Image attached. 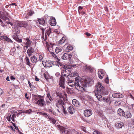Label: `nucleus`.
Returning a JSON list of instances; mask_svg holds the SVG:
<instances>
[{"label": "nucleus", "instance_id": "1", "mask_svg": "<svg viewBox=\"0 0 134 134\" xmlns=\"http://www.w3.org/2000/svg\"><path fill=\"white\" fill-rule=\"evenodd\" d=\"M68 85L71 87H75L77 90L83 91L85 90V88L87 85L91 86L93 83V80L90 78L83 80L80 79L75 78V82L71 80L68 81Z\"/></svg>", "mask_w": 134, "mask_h": 134}, {"label": "nucleus", "instance_id": "2", "mask_svg": "<svg viewBox=\"0 0 134 134\" xmlns=\"http://www.w3.org/2000/svg\"><path fill=\"white\" fill-rule=\"evenodd\" d=\"M97 90L95 91V95L99 101L103 100V95H107L108 93L107 92H104V87L102 85V84L98 82L96 85Z\"/></svg>", "mask_w": 134, "mask_h": 134}, {"label": "nucleus", "instance_id": "3", "mask_svg": "<svg viewBox=\"0 0 134 134\" xmlns=\"http://www.w3.org/2000/svg\"><path fill=\"white\" fill-rule=\"evenodd\" d=\"M65 104L63 101L61 99L57 100L56 106L58 108H60L63 111V113L65 114L68 113L65 110L64 108Z\"/></svg>", "mask_w": 134, "mask_h": 134}, {"label": "nucleus", "instance_id": "4", "mask_svg": "<svg viewBox=\"0 0 134 134\" xmlns=\"http://www.w3.org/2000/svg\"><path fill=\"white\" fill-rule=\"evenodd\" d=\"M46 102L44 101L43 97H42L40 100H38L36 102L37 104L41 107H44L46 105Z\"/></svg>", "mask_w": 134, "mask_h": 134}, {"label": "nucleus", "instance_id": "5", "mask_svg": "<svg viewBox=\"0 0 134 134\" xmlns=\"http://www.w3.org/2000/svg\"><path fill=\"white\" fill-rule=\"evenodd\" d=\"M70 71L68 69H64L61 72V76L66 77L69 76V74L70 73Z\"/></svg>", "mask_w": 134, "mask_h": 134}, {"label": "nucleus", "instance_id": "6", "mask_svg": "<svg viewBox=\"0 0 134 134\" xmlns=\"http://www.w3.org/2000/svg\"><path fill=\"white\" fill-rule=\"evenodd\" d=\"M72 55L68 53H64L63 55L62 56V59L64 60L68 59L70 60L72 57Z\"/></svg>", "mask_w": 134, "mask_h": 134}, {"label": "nucleus", "instance_id": "7", "mask_svg": "<svg viewBox=\"0 0 134 134\" xmlns=\"http://www.w3.org/2000/svg\"><path fill=\"white\" fill-rule=\"evenodd\" d=\"M39 24L42 25V26L40 27V28H42V27H44L46 28V26L47 25V24L46 23L44 20L43 18L39 19L38 20Z\"/></svg>", "mask_w": 134, "mask_h": 134}, {"label": "nucleus", "instance_id": "8", "mask_svg": "<svg viewBox=\"0 0 134 134\" xmlns=\"http://www.w3.org/2000/svg\"><path fill=\"white\" fill-rule=\"evenodd\" d=\"M27 26L26 23L25 22H21L18 24V27H16V28H17L18 30H19L21 27H26Z\"/></svg>", "mask_w": 134, "mask_h": 134}, {"label": "nucleus", "instance_id": "9", "mask_svg": "<svg viewBox=\"0 0 134 134\" xmlns=\"http://www.w3.org/2000/svg\"><path fill=\"white\" fill-rule=\"evenodd\" d=\"M84 114L86 117H88L92 114V112L90 110H85L84 111Z\"/></svg>", "mask_w": 134, "mask_h": 134}, {"label": "nucleus", "instance_id": "10", "mask_svg": "<svg viewBox=\"0 0 134 134\" xmlns=\"http://www.w3.org/2000/svg\"><path fill=\"white\" fill-rule=\"evenodd\" d=\"M12 37L17 42L20 43L21 42V39L19 38L17 34H14L12 36Z\"/></svg>", "mask_w": 134, "mask_h": 134}, {"label": "nucleus", "instance_id": "11", "mask_svg": "<svg viewBox=\"0 0 134 134\" xmlns=\"http://www.w3.org/2000/svg\"><path fill=\"white\" fill-rule=\"evenodd\" d=\"M117 113L119 115L126 117L125 113L122 109H119Z\"/></svg>", "mask_w": 134, "mask_h": 134}, {"label": "nucleus", "instance_id": "12", "mask_svg": "<svg viewBox=\"0 0 134 134\" xmlns=\"http://www.w3.org/2000/svg\"><path fill=\"white\" fill-rule=\"evenodd\" d=\"M58 126V127L59 126V129L60 131L62 132L63 134H72L69 131H67L66 134H65V130L64 127L60 126L59 125Z\"/></svg>", "mask_w": 134, "mask_h": 134}, {"label": "nucleus", "instance_id": "13", "mask_svg": "<svg viewBox=\"0 0 134 134\" xmlns=\"http://www.w3.org/2000/svg\"><path fill=\"white\" fill-rule=\"evenodd\" d=\"M26 40L27 41V42L25 43V46L24 47H26V48H28L31 45L32 41H30L28 37H27L26 38Z\"/></svg>", "mask_w": 134, "mask_h": 134}, {"label": "nucleus", "instance_id": "14", "mask_svg": "<svg viewBox=\"0 0 134 134\" xmlns=\"http://www.w3.org/2000/svg\"><path fill=\"white\" fill-rule=\"evenodd\" d=\"M42 96H41L35 95V94H32V99L33 100H34L35 101L37 102L38 100L42 98Z\"/></svg>", "mask_w": 134, "mask_h": 134}, {"label": "nucleus", "instance_id": "15", "mask_svg": "<svg viewBox=\"0 0 134 134\" xmlns=\"http://www.w3.org/2000/svg\"><path fill=\"white\" fill-rule=\"evenodd\" d=\"M50 24L52 26H54L56 25V22L55 19L52 18L49 21Z\"/></svg>", "mask_w": 134, "mask_h": 134}, {"label": "nucleus", "instance_id": "16", "mask_svg": "<svg viewBox=\"0 0 134 134\" xmlns=\"http://www.w3.org/2000/svg\"><path fill=\"white\" fill-rule=\"evenodd\" d=\"M72 103L74 105L77 107H79L80 105V103L79 101L75 99L72 100Z\"/></svg>", "mask_w": 134, "mask_h": 134}, {"label": "nucleus", "instance_id": "17", "mask_svg": "<svg viewBox=\"0 0 134 134\" xmlns=\"http://www.w3.org/2000/svg\"><path fill=\"white\" fill-rule=\"evenodd\" d=\"M103 101L109 104L111 103V99L110 98H106L104 96H103Z\"/></svg>", "mask_w": 134, "mask_h": 134}, {"label": "nucleus", "instance_id": "18", "mask_svg": "<svg viewBox=\"0 0 134 134\" xmlns=\"http://www.w3.org/2000/svg\"><path fill=\"white\" fill-rule=\"evenodd\" d=\"M68 111L70 114H72L75 112L74 109L72 106H70L68 108Z\"/></svg>", "mask_w": 134, "mask_h": 134}, {"label": "nucleus", "instance_id": "19", "mask_svg": "<svg viewBox=\"0 0 134 134\" xmlns=\"http://www.w3.org/2000/svg\"><path fill=\"white\" fill-rule=\"evenodd\" d=\"M98 74L99 78L102 79L104 74V71H98Z\"/></svg>", "mask_w": 134, "mask_h": 134}, {"label": "nucleus", "instance_id": "20", "mask_svg": "<svg viewBox=\"0 0 134 134\" xmlns=\"http://www.w3.org/2000/svg\"><path fill=\"white\" fill-rule=\"evenodd\" d=\"M112 96L114 98H121L123 97V95L121 94L116 93L113 94Z\"/></svg>", "mask_w": 134, "mask_h": 134}, {"label": "nucleus", "instance_id": "21", "mask_svg": "<svg viewBox=\"0 0 134 134\" xmlns=\"http://www.w3.org/2000/svg\"><path fill=\"white\" fill-rule=\"evenodd\" d=\"M51 32V29L50 28H49L46 30L45 33V37L44 41H45L47 39V37L48 36Z\"/></svg>", "mask_w": 134, "mask_h": 134}, {"label": "nucleus", "instance_id": "22", "mask_svg": "<svg viewBox=\"0 0 134 134\" xmlns=\"http://www.w3.org/2000/svg\"><path fill=\"white\" fill-rule=\"evenodd\" d=\"M124 126V123L122 122L116 124L115 126L117 129L122 128V126Z\"/></svg>", "mask_w": 134, "mask_h": 134}, {"label": "nucleus", "instance_id": "23", "mask_svg": "<svg viewBox=\"0 0 134 134\" xmlns=\"http://www.w3.org/2000/svg\"><path fill=\"white\" fill-rule=\"evenodd\" d=\"M34 52V49L32 48H31L30 49L27 50V52L29 56H31Z\"/></svg>", "mask_w": 134, "mask_h": 134}, {"label": "nucleus", "instance_id": "24", "mask_svg": "<svg viewBox=\"0 0 134 134\" xmlns=\"http://www.w3.org/2000/svg\"><path fill=\"white\" fill-rule=\"evenodd\" d=\"M59 96L60 99H61L62 98L64 101L67 100V94L66 93H65L63 96L60 95Z\"/></svg>", "mask_w": 134, "mask_h": 134}, {"label": "nucleus", "instance_id": "25", "mask_svg": "<svg viewBox=\"0 0 134 134\" xmlns=\"http://www.w3.org/2000/svg\"><path fill=\"white\" fill-rule=\"evenodd\" d=\"M31 60L32 63H36L37 61V59L35 56H33L31 57Z\"/></svg>", "mask_w": 134, "mask_h": 134}, {"label": "nucleus", "instance_id": "26", "mask_svg": "<svg viewBox=\"0 0 134 134\" xmlns=\"http://www.w3.org/2000/svg\"><path fill=\"white\" fill-rule=\"evenodd\" d=\"M3 38L6 41L10 42V43H13V41L11 40V39L8 38L6 36H3Z\"/></svg>", "mask_w": 134, "mask_h": 134}, {"label": "nucleus", "instance_id": "27", "mask_svg": "<svg viewBox=\"0 0 134 134\" xmlns=\"http://www.w3.org/2000/svg\"><path fill=\"white\" fill-rule=\"evenodd\" d=\"M75 66V65H65L63 66V68L64 69H68H68H70L72 67H74Z\"/></svg>", "mask_w": 134, "mask_h": 134}, {"label": "nucleus", "instance_id": "28", "mask_svg": "<svg viewBox=\"0 0 134 134\" xmlns=\"http://www.w3.org/2000/svg\"><path fill=\"white\" fill-rule=\"evenodd\" d=\"M43 75L45 79L47 81H48L49 78V76L48 73L47 72L44 73Z\"/></svg>", "mask_w": 134, "mask_h": 134}, {"label": "nucleus", "instance_id": "29", "mask_svg": "<svg viewBox=\"0 0 134 134\" xmlns=\"http://www.w3.org/2000/svg\"><path fill=\"white\" fill-rule=\"evenodd\" d=\"M42 28H41V29L42 30V38L43 39L44 38V31L45 29H46V28H44V27H42Z\"/></svg>", "mask_w": 134, "mask_h": 134}, {"label": "nucleus", "instance_id": "30", "mask_svg": "<svg viewBox=\"0 0 134 134\" xmlns=\"http://www.w3.org/2000/svg\"><path fill=\"white\" fill-rule=\"evenodd\" d=\"M73 49V47L71 46H68L66 49V52H69L72 50Z\"/></svg>", "mask_w": 134, "mask_h": 134}, {"label": "nucleus", "instance_id": "31", "mask_svg": "<svg viewBox=\"0 0 134 134\" xmlns=\"http://www.w3.org/2000/svg\"><path fill=\"white\" fill-rule=\"evenodd\" d=\"M60 82L59 83L64 84L65 79L64 77L61 76V77H60Z\"/></svg>", "mask_w": 134, "mask_h": 134}, {"label": "nucleus", "instance_id": "32", "mask_svg": "<svg viewBox=\"0 0 134 134\" xmlns=\"http://www.w3.org/2000/svg\"><path fill=\"white\" fill-rule=\"evenodd\" d=\"M62 50L60 47H56L55 51L56 53H58L59 52L62 51Z\"/></svg>", "mask_w": 134, "mask_h": 134}, {"label": "nucleus", "instance_id": "33", "mask_svg": "<svg viewBox=\"0 0 134 134\" xmlns=\"http://www.w3.org/2000/svg\"><path fill=\"white\" fill-rule=\"evenodd\" d=\"M65 38L64 37H62V39L58 42V43L59 44L63 43L65 42Z\"/></svg>", "mask_w": 134, "mask_h": 134}, {"label": "nucleus", "instance_id": "34", "mask_svg": "<svg viewBox=\"0 0 134 134\" xmlns=\"http://www.w3.org/2000/svg\"><path fill=\"white\" fill-rule=\"evenodd\" d=\"M26 23L27 24V26L30 27L31 26V25L32 24V21L31 20H29V21H27L26 22Z\"/></svg>", "mask_w": 134, "mask_h": 134}, {"label": "nucleus", "instance_id": "35", "mask_svg": "<svg viewBox=\"0 0 134 134\" xmlns=\"http://www.w3.org/2000/svg\"><path fill=\"white\" fill-rule=\"evenodd\" d=\"M45 63L46 64L45 65L46 66L50 67L52 66V64L51 62H50L49 63H48L47 62V63L45 62Z\"/></svg>", "mask_w": 134, "mask_h": 134}, {"label": "nucleus", "instance_id": "36", "mask_svg": "<svg viewBox=\"0 0 134 134\" xmlns=\"http://www.w3.org/2000/svg\"><path fill=\"white\" fill-rule=\"evenodd\" d=\"M131 116L132 115L131 113L129 112H127L126 114L125 118H130Z\"/></svg>", "mask_w": 134, "mask_h": 134}, {"label": "nucleus", "instance_id": "37", "mask_svg": "<svg viewBox=\"0 0 134 134\" xmlns=\"http://www.w3.org/2000/svg\"><path fill=\"white\" fill-rule=\"evenodd\" d=\"M26 61V64L29 66L30 65V62L29 59L27 57L25 58Z\"/></svg>", "mask_w": 134, "mask_h": 134}, {"label": "nucleus", "instance_id": "38", "mask_svg": "<svg viewBox=\"0 0 134 134\" xmlns=\"http://www.w3.org/2000/svg\"><path fill=\"white\" fill-rule=\"evenodd\" d=\"M85 70L88 71H90L92 72V70L90 68L89 66H86Z\"/></svg>", "mask_w": 134, "mask_h": 134}, {"label": "nucleus", "instance_id": "39", "mask_svg": "<svg viewBox=\"0 0 134 134\" xmlns=\"http://www.w3.org/2000/svg\"><path fill=\"white\" fill-rule=\"evenodd\" d=\"M16 115L15 114H13L12 117L11 119L12 120V121L14 122L15 121V120L14 119V118L15 117H16Z\"/></svg>", "mask_w": 134, "mask_h": 134}, {"label": "nucleus", "instance_id": "40", "mask_svg": "<svg viewBox=\"0 0 134 134\" xmlns=\"http://www.w3.org/2000/svg\"><path fill=\"white\" fill-rule=\"evenodd\" d=\"M93 134H102V133L98 131H95L93 133Z\"/></svg>", "mask_w": 134, "mask_h": 134}, {"label": "nucleus", "instance_id": "41", "mask_svg": "<svg viewBox=\"0 0 134 134\" xmlns=\"http://www.w3.org/2000/svg\"><path fill=\"white\" fill-rule=\"evenodd\" d=\"M120 102L116 101L114 103V105L117 106L119 105L120 104Z\"/></svg>", "mask_w": 134, "mask_h": 134}, {"label": "nucleus", "instance_id": "42", "mask_svg": "<svg viewBox=\"0 0 134 134\" xmlns=\"http://www.w3.org/2000/svg\"><path fill=\"white\" fill-rule=\"evenodd\" d=\"M34 13V12L32 11H30L28 13L30 16H32Z\"/></svg>", "mask_w": 134, "mask_h": 134}, {"label": "nucleus", "instance_id": "43", "mask_svg": "<svg viewBox=\"0 0 134 134\" xmlns=\"http://www.w3.org/2000/svg\"><path fill=\"white\" fill-rule=\"evenodd\" d=\"M64 84L59 83V85L60 86V87H62L63 89H64L65 88V87L64 86Z\"/></svg>", "mask_w": 134, "mask_h": 134}, {"label": "nucleus", "instance_id": "44", "mask_svg": "<svg viewBox=\"0 0 134 134\" xmlns=\"http://www.w3.org/2000/svg\"><path fill=\"white\" fill-rule=\"evenodd\" d=\"M41 114L42 115H43L44 116H45V117L47 118V117L48 116V115H47V114L45 113H41Z\"/></svg>", "mask_w": 134, "mask_h": 134}, {"label": "nucleus", "instance_id": "45", "mask_svg": "<svg viewBox=\"0 0 134 134\" xmlns=\"http://www.w3.org/2000/svg\"><path fill=\"white\" fill-rule=\"evenodd\" d=\"M28 82L29 86L31 88H33L34 86L33 85H31V83H30V81H28Z\"/></svg>", "mask_w": 134, "mask_h": 134}, {"label": "nucleus", "instance_id": "46", "mask_svg": "<svg viewBox=\"0 0 134 134\" xmlns=\"http://www.w3.org/2000/svg\"><path fill=\"white\" fill-rule=\"evenodd\" d=\"M54 124H55L56 123V120L54 119L53 118L52 120L51 121Z\"/></svg>", "mask_w": 134, "mask_h": 134}, {"label": "nucleus", "instance_id": "47", "mask_svg": "<svg viewBox=\"0 0 134 134\" xmlns=\"http://www.w3.org/2000/svg\"><path fill=\"white\" fill-rule=\"evenodd\" d=\"M7 24H10L12 26L13 25V24L12 23H11L9 21H7L6 22Z\"/></svg>", "mask_w": 134, "mask_h": 134}, {"label": "nucleus", "instance_id": "48", "mask_svg": "<svg viewBox=\"0 0 134 134\" xmlns=\"http://www.w3.org/2000/svg\"><path fill=\"white\" fill-rule=\"evenodd\" d=\"M105 82L106 83H109V79L108 77H107L105 80Z\"/></svg>", "mask_w": 134, "mask_h": 134}, {"label": "nucleus", "instance_id": "49", "mask_svg": "<svg viewBox=\"0 0 134 134\" xmlns=\"http://www.w3.org/2000/svg\"><path fill=\"white\" fill-rule=\"evenodd\" d=\"M42 59L43 57L42 55H40L39 56V59L40 61L42 60Z\"/></svg>", "mask_w": 134, "mask_h": 134}, {"label": "nucleus", "instance_id": "50", "mask_svg": "<svg viewBox=\"0 0 134 134\" xmlns=\"http://www.w3.org/2000/svg\"><path fill=\"white\" fill-rule=\"evenodd\" d=\"M85 34L88 36H90L91 35L88 32H86Z\"/></svg>", "mask_w": 134, "mask_h": 134}, {"label": "nucleus", "instance_id": "51", "mask_svg": "<svg viewBox=\"0 0 134 134\" xmlns=\"http://www.w3.org/2000/svg\"><path fill=\"white\" fill-rule=\"evenodd\" d=\"M29 16H30L29 15V14L27 13V14L26 15V16H25V18L27 19H28L29 18Z\"/></svg>", "mask_w": 134, "mask_h": 134}, {"label": "nucleus", "instance_id": "52", "mask_svg": "<svg viewBox=\"0 0 134 134\" xmlns=\"http://www.w3.org/2000/svg\"><path fill=\"white\" fill-rule=\"evenodd\" d=\"M48 98L52 102L53 100V99L52 98L51 96Z\"/></svg>", "mask_w": 134, "mask_h": 134}, {"label": "nucleus", "instance_id": "53", "mask_svg": "<svg viewBox=\"0 0 134 134\" xmlns=\"http://www.w3.org/2000/svg\"><path fill=\"white\" fill-rule=\"evenodd\" d=\"M51 96L50 95V93H47V97L48 98H49V97H51Z\"/></svg>", "mask_w": 134, "mask_h": 134}, {"label": "nucleus", "instance_id": "54", "mask_svg": "<svg viewBox=\"0 0 134 134\" xmlns=\"http://www.w3.org/2000/svg\"><path fill=\"white\" fill-rule=\"evenodd\" d=\"M11 115L10 116L9 118L7 117V120L8 121H10V117Z\"/></svg>", "mask_w": 134, "mask_h": 134}, {"label": "nucleus", "instance_id": "55", "mask_svg": "<svg viewBox=\"0 0 134 134\" xmlns=\"http://www.w3.org/2000/svg\"><path fill=\"white\" fill-rule=\"evenodd\" d=\"M10 79L12 80H14L15 79V77L14 76H11Z\"/></svg>", "mask_w": 134, "mask_h": 134}, {"label": "nucleus", "instance_id": "56", "mask_svg": "<svg viewBox=\"0 0 134 134\" xmlns=\"http://www.w3.org/2000/svg\"><path fill=\"white\" fill-rule=\"evenodd\" d=\"M3 92L2 90L0 88V95H1L3 93Z\"/></svg>", "mask_w": 134, "mask_h": 134}, {"label": "nucleus", "instance_id": "57", "mask_svg": "<svg viewBox=\"0 0 134 134\" xmlns=\"http://www.w3.org/2000/svg\"><path fill=\"white\" fill-rule=\"evenodd\" d=\"M10 129L11 130H12L13 131H15V129H14V128L13 127V126H11L10 127Z\"/></svg>", "mask_w": 134, "mask_h": 134}, {"label": "nucleus", "instance_id": "58", "mask_svg": "<svg viewBox=\"0 0 134 134\" xmlns=\"http://www.w3.org/2000/svg\"><path fill=\"white\" fill-rule=\"evenodd\" d=\"M27 94L26 93L25 94V96L26 97V98L27 99H29V97H27Z\"/></svg>", "mask_w": 134, "mask_h": 134}, {"label": "nucleus", "instance_id": "59", "mask_svg": "<svg viewBox=\"0 0 134 134\" xmlns=\"http://www.w3.org/2000/svg\"><path fill=\"white\" fill-rule=\"evenodd\" d=\"M50 112H51L52 114L53 113V112L51 109H49L48 110Z\"/></svg>", "mask_w": 134, "mask_h": 134}, {"label": "nucleus", "instance_id": "60", "mask_svg": "<svg viewBox=\"0 0 134 134\" xmlns=\"http://www.w3.org/2000/svg\"><path fill=\"white\" fill-rule=\"evenodd\" d=\"M82 8H83L82 7H81V6H79L78 7V10H79L80 9H82Z\"/></svg>", "mask_w": 134, "mask_h": 134}, {"label": "nucleus", "instance_id": "61", "mask_svg": "<svg viewBox=\"0 0 134 134\" xmlns=\"http://www.w3.org/2000/svg\"><path fill=\"white\" fill-rule=\"evenodd\" d=\"M35 80L36 81H39V79L38 78H37V77H35Z\"/></svg>", "mask_w": 134, "mask_h": 134}, {"label": "nucleus", "instance_id": "62", "mask_svg": "<svg viewBox=\"0 0 134 134\" xmlns=\"http://www.w3.org/2000/svg\"><path fill=\"white\" fill-rule=\"evenodd\" d=\"M6 80L7 81H10V80H9V76H7V78H6Z\"/></svg>", "mask_w": 134, "mask_h": 134}, {"label": "nucleus", "instance_id": "63", "mask_svg": "<svg viewBox=\"0 0 134 134\" xmlns=\"http://www.w3.org/2000/svg\"><path fill=\"white\" fill-rule=\"evenodd\" d=\"M56 56V57H55V58H56L57 60L58 61H60V59H59L58 57H57L56 56Z\"/></svg>", "mask_w": 134, "mask_h": 134}, {"label": "nucleus", "instance_id": "64", "mask_svg": "<svg viewBox=\"0 0 134 134\" xmlns=\"http://www.w3.org/2000/svg\"><path fill=\"white\" fill-rule=\"evenodd\" d=\"M74 74L75 76V75H76V76L78 74L77 73H76V72H74Z\"/></svg>", "mask_w": 134, "mask_h": 134}]
</instances>
